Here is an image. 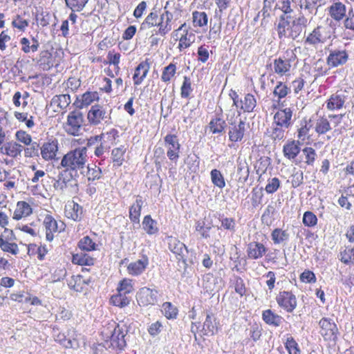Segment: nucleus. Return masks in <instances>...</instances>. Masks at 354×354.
Segmentation results:
<instances>
[{
    "instance_id": "nucleus-40",
    "label": "nucleus",
    "mask_w": 354,
    "mask_h": 354,
    "mask_svg": "<svg viewBox=\"0 0 354 354\" xmlns=\"http://www.w3.org/2000/svg\"><path fill=\"white\" fill-rule=\"evenodd\" d=\"M208 17L205 12L194 11L192 12V24L194 28H203L207 25Z\"/></svg>"
},
{
    "instance_id": "nucleus-9",
    "label": "nucleus",
    "mask_w": 354,
    "mask_h": 354,
    "mask_svg": "<svg viewBox=\"0 0 354 354\" xmlns=\"http://www.w3.org/2000/svg\"><path fill=\"white\" fill-rule=\"evenodd\" d=\"M97 245H79L82 252L77 254H73L72 256V263L79 266H93L95 263V259L85 251L95 250Z\"/></svg>"
},
{
    "instance_id": "nucleus-41",
    "label": "nucleus",
    "mask_w": 354,
    "mask_h": 354,
    "mask_svg": "<svg viewBox=\"0 0 354 354\" xmlns=\"http://www.w3.org/2000/svg\"><path fill=\"white\" fill-rule=\"evenodd\" d=\"M283 344L288 354H301L299 344L292 336H288L284 340Z\"/></svg>"
},
{
    "instance_id": "nucleus-14",
    "label": "nucleus",
    "mask_w": 354,
    "mask_h": 354,
    "mask_svg": "<svg viewBox=\"0 0 354 354\" xmlns=\"http://www.w3.org/2000/svg\"><path fill=\"white\" fill-rule=\"evenodd\" d=\"M232 100L233 104L239 107V104H240L241 109L244 112H252L257 106V100L254 96L250 93L246 94L243 100L239 101L238 95L234 92L232 95Z\"/></svg>"
},
{
    "instance_id": "nucleus-36",
    "label": "nucleus",
    "mask_w": 354,
    "mask_h": 354,
    "mask_svg": "<svg viewBox=\"0 0 354 354\" xmlns=\"http://www.w3.org/2000/svg\"><path fill=\"white\" fill-rule=\"evenodd\" d=\"M55 340L66 348H77L79 347V342L76 339H68L65 334L62 332H59L55 335Z\"/></svg>"
},
{
    "instance_id": "nucleus-6",
    "label": "nucleus",
    "mask_w": 354,
    "mask_h": 354,
    "mask_svg": "<svg viewBox=\"0 0 354 354\" xmlns=\"http://www.w3.org/2000/svg\"><path fill=\"white\" fill-rule=\"evenodd\" d=\"M278 306L288 313H292L297 306L295 295L289 290L280 291L276 296Z\"/></svg>"
},
{
    "instance_id": "nucleus-23",
    "label": "nucleus",
    "mask_w": 354,
    "mask_h": 354,
    "mask_svg": "<svg viewBox=\"0 0 354 354\" xmlns=\"http://www.w3.org/2000/svg\"><path fill=\"white\" fill-rule=\"evenodd\" d=\"M131 296L125 292L116 290V293L111 296L109 299L110 304L122 308L130 304Z\"/></svg>"
},
{
    "instance_id": "nucleus-21",
    "label": "nucleus",
    "mask_w": 354,
    "mask_h": 354,
    "mask_svg": "<svg viewBox=\"0 0 354 354\" xmlns=\"http://www.w3.org/2000/svg\"><path fill=\"white\" fill-rule=\"evenodd\" d=\"M291 66L290 60L285 57H279L273 62V70L280 76L288 75Z\"/></svg>"
},
{
    "instance_id": "nucleus-35",
    "label": "nucleus",
    "mask_w": 354,
    "mask_h": 354,
    "mask_svg": "<svg viewBox=\"0 0 354 354\" xmlns=\"http://www.w3.org/2000/svg\"><path fill=\"white\" fill-rule=\"evenodd\" d=\"M48 252V249L46 248V245H28V254L37 257L40 261L44 259Z\"/></svg>"
},
{
    "instance_id": "nucleus-52",
    "label": "nucleus",
    "mask_w": 354,
    "mask_h": 354,
    "mask_svg": "<svg viewBox=\"0 0 354 354\" xmlns=\"http://www.w3.org/2000/svg\"><path fill=\"white\" fill-rule=\"evenodd\" d=\"M176 71V66L174 64H169L167 66L165 67L161 75V80L164 82H169L171 78L175 75Z\"/></svg>"
},
{
    "instance_id": "nucleus-13",
    "label": "nucleus",
    "mask_w": 354,
    "mask_h": 354,
    "mask_svg": "<svg viewBox=\"0 0 354 354\" xmlns=\"http://www.w3.org/2000/svg\"><path fill=\"white\" fill-rule=\"evenodd\" d=\"M292 111L290 108L278 110L274 115L277 126L288 129L292 125Z\"/></svg>"
},
{
    "instance_id": "nucleus-34",
    "label": "nucleus",
    "mask_w": 354,
    "mask_h": 354,
    "mask_svg": "<svg viewBox=\"0 0 354 354\" xmlns=\"http://www.w3.org/2000/svg\"><path fill=\"white\" fill-rule=\"evenodd\" d=\"M248 332L249 338L245 339L244 340V344L248 345L250 342L252 340L253 342H257L259 341L262 336L263 328L260 324L257 323H254L250 325V328L247 329Z\"/></svg>"
},
{
    "instance_id": "nucleus-22",
    "label": "nucleus",
    "mask_w": 354,
    "mask_h": 354,
    "mask_svg": "<svg viewBox=\"0 0 354 354\" xmlns=\"http://www.w3.org/2000/svg\"><path fill=\"white\" fill-rule=\"evenodd\" d=\"M173 15L172 14L165 10L163 13H162L160 16V20L158 21L157 26L158 27V34L162 36L165 35L171 30V19Z\"/></svg>"
},
{
    "instance_id": "nucleus-37",
    "label": "nucleus",
    "mask_w": 354,
    "mask_h": 354,
    "mask_svg": "<svg viewBox=\"0 0 354 354\" xmlns=\"http://www.w3.org/2000/svg\"><path fill=\"white\" fill-rule=\"evenodd\" d=\"M37 64L44 71H48L53 66L52 55L48 50H43L39 54Z\"/></svg>"
},
{
    "instance_id": "nucleus-1",
    "label": "nucleus",
    "mask_w": 354,
    "mask_h": 354,
    "mask_svg": "<svg viewBox=\"0 0 354 354\" xmlns=\"http://www.w3.org/2000/svg\"><path fill=\"white\" fill-rule=\"evenodd\" d=\"M88 159L86 147H80L67 152L63 156L60 165L65 171L76 176L78 171L84 173Z\"/></svg>"
},
{
    "instance_id": "nucleus-3",
    "label": "nucleus",
    "mask_w": 354,
    "mask_h": 354,
    "mask_svg": "<svg viewBox=\"0 0 354 354\" xmlns=\"http://www.w3.org/2000/svg\"><path fill=\"white\" fill-rule=\"evenodd\" d=\"M127 330L124 326L115 322H109L102 326L101 335L104 341H109V347L115 351H122L127 346L125 337Z\"/></svg>"
},
{
    "instance_id": "nucleus-2",
    "label": "nucleus",
    "mask_w": 354,
    "mask_h": 354,
    "mask_svg": "<svg viewBox=\"0 0 354 354\" xmlns=\"http://www.w3.org/2000/svg\"><path fill=\"white\" fill-rule=\"evenodd\" d=\"M307 19L304 16L292 17L281 15L277 26V34L279 39L290 38L295 39L301 32L303 26Z\"/></svg>"
},
{
    "instance_id": "nucleus-48",
    "label": "nucleus",
    "mask_w": 354,
    "mask_h": 354,
    "mask_svg": "<svg viewBox=\"0 0 354 354\" xmlns=\"http://www.w3.org/2000/svg\"><path fill=\"white\" fill-rule=\"evenodd\" d=\"M143 229L150 234H155L158 231L157 223L149 215L145 216L142 221Z\"/></svg>"
},
{
    "instance_id": "nucleus-19",
    "label": "nucleus",
    "mask_w": 354,
    "mask_h": 354,
    "mask_svg": "<svg viewBox=\"0 0 354 354\" xmlns=\"http://www.w3.org/2000/svg\"><path fill=\"white\" fill-rule=\"evenodd\" d=\"M262 319L268 326L279 327L282 324L283 318L271 309H266L262 311Z\"/></svg>"
},
{
    "instance_id": "nucleus-43",
    "label": "nucleus",
    "mask_w": 354,
    "mask_h": 354,
    "mask_svg": "<svg viewBox=\"0 0 354 354\" xmlns=\"http://www.w3.org/2000/svg\"><path fill=\"white\" fill-rule=\"evenodd\" d=\"M161 311L167 319H174L178 314V308L169 301L162 304Z\"/></svg>"
},
{
    "instance_id": "nucleus-5",
    "label": "nucleus",
    "mask_w": 354,
    "mask_h": 354,
    "mask_svg": "<svg viewBox=\"0 0 354 354\" xmlns=\"http://www.w3.org/2000/svg\"><path fill=\"white\" fill-rule=\"evenodd\" d=\"M159 291L148 287H142L136 293V301L140 307L155 306L158 302Z\"/></svg>"
},
{
    "instance_id": "nucleus-56",
    "label": "nucleus",
    "mask_w": 354,
    "mask_h": 354,
    "mask_svg": "<svg viewBox=\"0 0 354 354\" xmlns=\"http://www.w3.org/2000/svg\"><path fill=\"white\" fill-rule=\"evenodd\" d=\"M233 286L235 292L241 297L245 295L247 289L244 281L241 277L239 276L235 277L233 281Z\"/></svg>"
},
{
    "instance_id": "nucleus-16",
    "label": "nucleus",
    "mask_w": 354,
    "mask_h": 354,
    "mask_svg": "<svg viewBox=\"0 0 354 354\" xmlns=\"http://www.w3.org/2000/svg\"><path fill=\"white\" fill-rule=\"evenodd\" d=\"M149 265L147 256L143 255L142 259L131 262L127 268L128 274L131 276H139L142 274Z\"/></svg>"
},
{
    "instance_id": "nucleus-31",
    "label": "nucleus",
    "mask_w": 354,
    "mask_h": 354,
    "mask_svg": "<svg viewBox=\"0 0 354 354\" xmlns=\"http://www.w3.org/2000/svg\"><path fill=\"white\" fill-rule=\"evenodd\" d=\"M71 103L69 95H58L54 96L50 102V106L55 107L54 111L66 109Z\"/></svg>"
},
{
    "instance_id": "nucleus-10",
    "label": "nucleus",
    "mask_w": 354,
    "mask_h": 354,
    "mask_svg": "<svg viewBox=\"0 0 354 354\" xmlns=\"http://www.w3.org/2000/svg\"><path fill=\"white\" fill-rule=\"evenodd\" d=\"M164 141L167 148V156L171 161H177L179 158L180 145L176 136L172 134L167 135Z\"/></svg>"
},
{
    "instance_id": "nucleus-28",
    "label": "nucleus",
    "mask_w": 354,
    "mask_h": 354,
    "mask_svg": "<svg viewBox=\"0 0 354 354\" xmlns=\"http://www.w3.org/2000/svg\"><path fill=\"white\" fill-rule=\"evenodd\" d=\"M149 68V64L147 61L142 62L138 64L133 77L135 85H139L142 82L144 79L147 77Z\"/></svg>"
},
{
    "instance_id": "nucleus-27",
    "label": "nucleus",
    "mask_w": 354,
    "mask_h": 354,
    "mask_svg": "<svg viewBox=\"0 0 354 354\" xmlns=\"http://www.w3.org/2000/svg\"><path fill=\"white\" fill-rule=\"evenodd\" d=\"M348 55L344 50H337L330 53L327 59L328 64L332 67H336L346 63Z\"/></svg>"
},
{
    "instance_id": "nucleus-54",
    "label": "nucleus",
    "mask_w": 354,
    "mask_h": 354,
    "mask_svg": "<svg viewBox=\"0 0 354 354\" xmlns=\"http://www.w3.org/2000/svg\"><path fill=\"white\" fill-rule=\"evenodd\" d=\"M290 91V88L284 83L279 82L273 91V95L280 100L285 97Z\"/></svg>"
},
{
    "instance_id": "nucleus-46",
    "label": "nucleus",
    "mask_w": 354,
    "mask_h": 354,
    "mask_svg": "<svg viewBox=\"0 0 354 354\" xmlns=\"http://www.w3.org/2000/svg\"><path fill=\"white\" fill-rule=\"evenodd\" d=\"M313 127V124H311V120L308 121L304 120L300 128H299L297 131V138L299 140H301L302 142L305 141L307 138H309V130Z\"/></svg>"
},
{
    "instance_id": "nucleus-45",
    "label": "nucleus",
    "mask_w": 354,
    "mask_h": 354,
    "mask_svg": "<svg viewBox=\"0 0 354 354\" xmlns=\"http://www.w3.org/2000/svg\"><path fill=\"white\" fill-rule=\"evenodd\" d=\"M266 252L264 245H249L248 256L250 259H257L261 257Z\"/></svg>"
},
{
    "instance_id": "nucleus-50",
    "label": "nucleus",
    "mask_w": 354,
    "mask_h": 354,
    "mask_svg": "<svg viewBox=\"0 0 354 354\" xmlns=\"http://www.w3.org/2000/svg\"><path fill=\"white\" fill-rule=\"evenodd\" d=\"M225 127V122L220 118H216L209 122V129L213 133H221Z\"/></svg>"
},
{
    "instance_id": "nucleus-44",
    "label": "nucleus",
    "mask_w": 354,
    "mask_h": 354,
    "mask_svg": "<svg viewBox=\"0 0 354 354\" xmlns=\"http://www.w3.org/2000/svg\"><path fill=\"white\" fill-rule=\"evenodd\" d=\"M322 0H296L298 2L300 8L308 11L309 13H313L314 11L316 12L319 3Z\"/></svg>"
},
{
    "instance_id": "nucleus-58",
    "label": "nucleus",
    "mask_w": 354,
    "mask_h": 354,
    "mask_svg": "<svg viewBox=\"0 0 354 354\" xmlns=\"http://www.w3.org/2000/svg\"><path fill=\"white\" fill-rule=\"evenodd\" d=\"M126 149L122 146L121 147L115 148L112 151V156L114 165L119 167L122 164L124 160V153Z\"/></svg>"
},
{
    "instance_id": "nucleus-39",
    "label": "nucleus",
    "mask_w": 354,
    "mask_h": 354,
    "mask_svg": "<svg viewBox=\"0 0 354 354\" xmlns=\"http://www.w3.org/2000/svg\"><path fill=\"white\" fill-rule=\"evenodd\" d=\"M313 125L315 132L319 135L325 134L331 130L330 122L324 117H319Z\"/></svg>"
},
{
    "instance_id": "nucleus-7",
    "label": "nucleus",
    "mask_w": 354,
    "mask_h": 354,
    "mask_svg": "<svg viewBox=\"0 0 354 354\" xmlns=\"http://www.w3.org/2000/svg\"><path fill=\"white\" fill-rule=\"evenodd\" d=\"M319 333L326 342H335L339 333L337 324L330 318L322 317L319 322Z\"/></svg>"
},
{
    "instance_id": "nucleus-49",
    "label": "nucleus",
    "mask_w": 354,
    "mask_h": 354,
    "mask_svg": "<svg viewBox=\"0 0 354 354\" xmlns=\"http://www.w3.org/2000/svg\"><path fill=\"white\" fill-rule=\"evenodd\" d=\"M340 260L345 264H348L354 261V247L346 246L340 252Z\"/></svg>"
},
{
    "instance_id": "nucleus-51",
    "label": "nucleus",
    "mask_w": 354,
    "mask_h": 354,
    "mask_svg": "<svg viewBox=\"0 0 354 354\" xmlns=\"http://www.w3.org/2000/svg\"><path fill=\"white\" fill-rule=\"evenodd\" d=\"M32 44L30 46V41L26 38V37H23L21 39V44L22 45V48L21 50L25 53H30V51H32V52H36L37 50H38V48H39V42L37 39H32Z\"/></svg>"
},
{
    "instance_id": "nucleus-57",
    "label": "nucleus",
    "mask_w": 354,
    "mask_h": 354,
    "mask_svg": "<svg viewBox=\"0 0 354 354\" xmlns=\"http://www.w3.org/2000/svg\"><path fill=\"white\" fill-rule=\"evenodd\" d=\"M88 0H65L66 6L73 12H80L84 9Z\"/></svg>"
},
{
    "instance_id": "nucleus-62",
    "label": "nucleus",
    "mask_w": 354,
    "mask_h": 354,
    "mask_svg": "<svg viewBox=\"0 0 354 354\" xmlns=\"http://www.w3.org/2000/svg\"><path fill=\"white\" fill-rule=\"evenodd\" d=\"M86 168L87 169L86 176L88 180H95L100 178L101 169L100 167L96 165H93V167L86 165Z\"/></svg>"
},
{
    "instance_id": "nucleus-64",
    "label": "nucleus",
    "mask_w": 354,
    "mask_h": 354,
    "mask_svg": "<svg viewBox=\"0 0 354 354\" xmlns=\"http://www.w3.org/2000/svg\"><path fill=\"white\" fill-rule=\"evenodd\" d=\"M299 279L301 282L306 283H315L317 281V278L315 273L309 270H304L300 274Z\"/></svg>"
},
{
    "instance_id": "nucleus-20",
    "label": "nucleus",
    "mask_w": 354,
    "mask_h": 354,
    "mask_svg": "<svg viewBox=\"0 0 354 354\" xmlns=\"http://www.w3.org/2000/svg\"><path fill=\"white\" fill-rule=\"evenodd\" d=\"M245 122L241 120H239L238 124H231L228 133L230 140L234 142L241 141L245 133Z\"/></svg>"
},
{
    "instance_id": "nucleus-33",
    "label": "nucleus",
    "mask_w": 354,
    "mask_h": 354,
    "mask_svg": "<svg viewBox=\"0 0 354 354\" xmlns=\"http://www.w3.org/2000/svg\"><path fill=\"white\" fill-rule=\"evenodd\" d=\"M82 214V207L75 202L68 203L65 207V215L73 221L80 220Z\"/></svg>"
},
{
    "instance_id": "nucleus-38",
    "label": "nucleus",
    "mask_w": 354,
    "mask_h": 354,
    "mask_svg": "<svg viewBox=\"0 0 354 354\" xmlns=\"http://www.w3.org/2000/svg\"><path fill=\"white\" fill-rule=\"evenodd\" d=\"M98 99L99 96L97 92H86L82 95L81 100L76 102V105L80 109H82L89 106Z\"/></svg>"
},
{
    "instance_id": "nucleus-24",
    "label": "nucleus",
    "mask_w": 354,
    "mask_h": 354,
    "mask_svg": "<svg viewBox=\"0 0 354 354\" xmlns=\"http://www.w3.org/2000/svg\"><path fill=\"white\" fill-rule=\"evenodd\" d=\"M32 213L31 206L26 201H19L13 212L12 219L19 221L30 216Z\"/></svg>"
},
{
    "instance_id": "nucleus-55",
    "label": "nucleus",
    "mask_w": 354,
    "mask_h": 354,
    "mask_svg": "<svg viewBox=\"0 0 354 354\" xmlns=\"http://www.w3.org/2000/svg\"><path fill=\"white\" fill-rule=\"evenodd\" d=\"M305 43L315 46L320 43H324V41L322 39L320 33L319 32L317 28H315L312 32H310L305 40Z\"/></svg>"
},
{
    "instance_id": "nucleus-59",
    "label": "nucleus",
    "mask_w": 354,
    "mask_h": 354,
    "mask_svg": "<svg viewBox=\"0 0 354 354\" xmlns=\"http://www.w3.org/2000/svg\"><path fill=\"white\" fill-rule=\"evenodd\" d=\"M302 152L305 156V162L308 165H313L317 156L315 150L313 147H305Z\"/></svg>"
},
{
    "instance_id": "nucleus-30",
    "label": "nucleus",
    "mask_w": 354,
    "mask_h": 354,
    "mask_svg": "<svg viewBox=\"0 0 354 354\" xmlns=\"http://www.w3.org/2000/svg\"><path fill=\"white\" fill-rule=\"evenodd\" d=\"M67 284L71 290L82 292L88 285V283L82 275L77 274L71 276L67 280Z\"/></svg>"
},
{
    "instance_id": "nucleus-63",
    "label": "nucleus",
    "mask_w": 354,
    "mask_h": 354,
    "mask_svg": "<svg viewBox=\"0 0 354 354\" xmlns=\"http://www.w3.org/2000/svg\"><path fill=\"white\" fill-rule=\"evenodd\" d=\"M192 83L190 79L187 77H184L183 85L180 88V95L183 98H187L192 91Z\"/></svg>"
},
{
    "instance_id": "nucleus-17",
    "label": "nucleus",
    "mask_w": 354,
    "mask_h": 354,
    "mask_svg": "<svg viewBox=\"0 0 354 354\" xmlns=\"http://www.w3.org/2000/svg\"><path fill=\"white\" fill-rule=\"evenodd\" d=\"M58 151V141L55 139L43 144L41 147V155L45 160L54 159Z\"/></svg>"
},
{
    "instance_id": "nucleus-4",
    "label": "nucleus",
    "mask_w": 354,
    "mask_h": 354,
    "mask_svg": "<svg viewBox=\"0 0 354 354\" xmlns=\"http://www.w3.org/2000/svg\"><path fill=\"white\" fill-rule=\"evenodd\" d=\"M84 122L83 113L80 110L70 112L64 124V131L71 136H79Z\"/></svg>"
},
{
    "instance_id": "nucleus-25",
    "label": "nucleus",
    "mask_w": 354,
    "mask_h": 354,
    "mask_svg": "<svg viewBox=\"0 0 354 354\" xmlns=\"http://www.w3.org/2000/svg\"><path fill=\"white\" fill-rule=\"evenodd\" d=\"M346 100V95L344 93H335L328 100L327 109L330 111L339 110L344 106Z\"/></svg>"
},
{
    "instance_id": "nucleus-42",
    "label": "nucleus",
    "mask_w": 354,
    "mask_h": 354,
    "mask_svg": "<svg viewBox=\"0 0 354 354\" xmlns=\"http://www.w3.org/2000/svg\"><path fill=\"white\" fill-rule=\"evenodd\" d=\"M116 290H119L122 292H125L129 295H131L134 291V283L133 280L129 278H123L119 281Z\"/></svg>"
},
{
    "instance_id": "nucleus-26",
    "label": "nucleus",
    "mask_w": 354,
    "mask_h": 354,
    "mask_svg": "<svg viewBox=\"0 0 354 354\" xmlns=\"http://www.w3.org/2000/svg\"><path fill=\"white\" fill-rule=\"evenodd\" d=\"M300 142L299 140H289L283 147L284 156L289 159H295L300 152Z\"/></svg>"
},
{
    "instance_id": "nucleus-11",
    "label": "nucleus",
    "mask_w": 354,
    "mask_h": 354,
    "mask_svg": "<svg viewBox=\"0 0 354 354\" xmlns=\"http://www.w3.org/2000/svg\"><path fill=\"white\" fill-rule=\"evenodd\" d=\"M180 31H183V34L178 39L179 43L178 48L180 51H182L189 48L195 41L196 36L193 32L189 31L185 23L183 24L178 29L174 30L173 34L174 36H177Z\"/></svg>"
},
{
    "instance_id": "nucleus-15",
    "label": "nucleus",
    "mask_w": 354,
    "mask_h": 354,
    "mask_svg": "<svg viewBox=\"0 0 354 354\" xmlns=\"http://www.w3.org/2000/svg\"><path fill=\"white\" fill-rule=\"evenodd\" d=\"M24 150V147L17 142L12 140L4 143L0 147V152L12 158L20 157Z\"/></svg>"
},
{
    "instance_id": "nucleus-29",
    "label": "nucleus",
    "mask_w": 354,
    "mask_h": 354,
    "mask_svg": "<svg viewBox=\"0 0 354 354\" xmlns=\"http://www.w3.org/2000/svg\"><path fill=\"white\" fill-rule=\"evenodd\" d=\"M44 225L46 230V240L52 241L53 240V232H57L59 228L56 220L50 215H46L44 220Z\"/></svg>"
},
{
    "instance_id": "nucleus-61",
    "label": "nucleus",
    "mask_w": 354,
    "mask_h": 354,
    "mask_svg": "<svg viewBox=\"0 0 354 354\" xmlns=\"http://www.w3.org/2000/svg\"><path fill=\"white\" fill-rule=\"evenodd\" d=\"M237 174L239 175V180L245 183L249 176V168L248 164L244 162H239L237 167Z\"/></svg>"
},
{
    "instance_id": "nucleus-8",
    "label": "nucleus",
    "mask_w": 354,
    "mask_h": 354,
    "mask_svg": "<svg viewBox=\"0 0 354 354\" xmlns=\"http://www.w3.org/2000/svg\"><path fill=\"white\" fill-rule=\"evenodd\" d=\"M220 328V322L216 315L211 310L207 311L205 319L201 330V335L213 336L218 332Z\"/></svg>"
},
{
    "instance_id": "nucleus-47",
    "label": "nucleus",
    "mask_w": 354,
    "mask_h": 354,
    "mask_svg": "<svg viewBox=\"0 0 354 354\" xmlns=\"http://www.w3.org/2000/svg\"><path fill=\"white\" fill-rule=\"evenodd\" d=\"M211 180L212 183L219 187L220 189H223L225 186V182L224 177L221 172L218 169H212L210 172Z\"/></svg>"
},
{
    "instance_id": "nucleus-32",
    "label": "nucleus",
    "mask_w": 354,
    "mask_h": 354,
    "mask_svg": "<svg viewBox=\"0 0 354 354\" xmlns=\"http://www.w3.org/2000/svg\"><path fill=\"white\" fill-rule=\"evenodd\" d=\"M143 205V201L141 196H138L135 203L130 207L129 218L135 223H139L141 209Z\"/></svg>"
},
{
    "instance_id": "nucleus-12",
    "label": "nucleus",
    "mask_w": 354,
    "mask_h": 354,
    "mask_svg": "<svg viewBox=\"0 0 354 354\" xmlns=\"http://www.w3.org/2000/svg\"><path fill=\"white\" fill-rule=\"evenodd\" d=\"M106 118H108L106 111L100 104L92 106L87 113V120L91 125H98Z\"/></svg>"
},
{
    "instance_id": "nucleus-53",
    "label": "nucleus",
    "mask_w": 354,
    "mask_h": 354,
    "mask_svg": "<svg viewBox=\"0 0 354 354\" xmlns=\"http://www.w3.org/2000/svg\"><path fill=\"white\" fill-rule=\"evenodd\" d=\"M272 238L275 243L285 242L288 240L289 233L287 230H282L281 229H275L272 232Z\"/></svg>"
},
{
    "instance_id": "nucleus-18",
    "label": "nucleus",
    "mask_w": 354,
    "mask_h": 354,
    "mask_svg": "<svg viewBox=\"0 0 354 354\" xmlns=\"http://www.w3.org/2000/svg\"><path fill=\"white\" fill-rule=\"evenodd\" d=\"M328 9L329 15L335 21H339L346 16V6L339 0L333 1Z\"/></svg>"
},
{
    "instance_id": "nucleus-60",
    "label": "nucleus",
    "mask_w": 354,
    "mask_h": 354,
    "mask_svg": "<svg viewBox=\"0 0 354 354\" xmlns=\"http://www.w3.org/2000/svg\"><path fill=\"white\" fill-rule=\"evenodd\" d=\"M317 28L324 42L330 39L334 32L333 28L328 24L318 26Z\"/></svg>"
}]
</instances>
